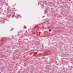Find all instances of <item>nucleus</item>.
I'll use <instances>...</instances> for the list:
<instances>
[{
	"mask_svg": "<svg viewBox=\"0 0 73 73\" xmlns=\"http://www.w3.org/2000/svg\"><path fill=\"white\" fill-rule=\"evenodd\" d=\"M0 73H1V72H0Z\"/></svg>",
	"mask_w": 73,
	"mask_h": 73,
	"instance_id": "obj_3",
	"label": "nucleus"
},
{
	"mask_svg": "<svg viewBox=\"0 0 73 73\" xmlns=\"http://www.w3.org/2000/svg\"><path fill=\"white\" fill-rule=\"evenodd\" d=\"M52 31V30H51V29H49V32H50V31Z\"/></svg>",
	"mask_w": 73,
	"mask_h": 73,
	"instance_id": "obj_1",
	"label": "nucleus"
},
{
	"mask_svg": "<svg viewBox=\"0 0 73 73\" xmlns=\"http://www.w3.org/2000/svg\"><path fill=\"white\" fill-rule=\"evenodd\" d=\"M17 16H18V14L17 15Z\"/></svg>",
	"mask_w": 73,
	"mask_h": 73,
	"instance_id": "obj_2",
	"label": "nucleus"
}]
</instances>
